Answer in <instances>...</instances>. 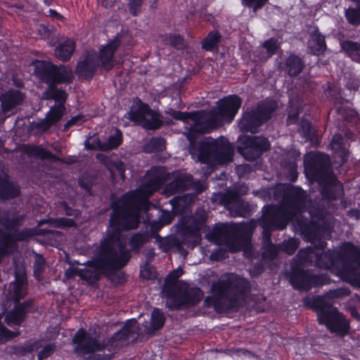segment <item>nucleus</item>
Returning <instances> with one entry per match:
<instances>
[{"mask_svg":"<svg viewBox=\"0 0 360 360\" xmlns=\"http://www.w3.org/2000/svg\"><path fill=\"white\" fill-rule=\"evenodd\" d=\"M251 291L248 279L238 276H231L214 281L210 287L212 295L204 300L207 307H212L219 314L236 311Z\"/></svg>","mask_w":360,"mask_h":360,"instance_id":"f257e3e1","label":"nucleus"},{"mask_svg":"<svg viewBox=\"0 0 360 360\" xmlns=\"http://www.w3.org/2000/svg\"><path fill=\"white\" fill-rule=\"evenodd\" d=\"M137 194V192L128 191L119 198H112V212L106 233L117 235L139 227L141 212L148 210L143 207L144 201L139 200Z\"/></svg>","mask_w":360,"mask_h":360,"instance_id":"f03ea898","label":"nucleus"},{"mask_svg":"<svg viewBox=\"0 0 360 360\" xmlns=\"http://www.w3.org/2000/svg\"><path fill=\"white\" fill-rule=\"evenodd\" d=\"M34 73L37 78L48 85L44 92L46 100H53L55 105L65 107L68 94L65 90L58 88V84H70L73 82L74 74L68 65H55L48 60H36Z\"/></svg>","mask_w":360,"mask_h":360,"instance_id":"7ed1b4c3","label":"nucleus"},{"mask_svg":"<svg viewBox=\"0 0 360 360\" xmlns=\"http://www.w3.org/2000/svg\"><path fill=\"white\" fill-rule=\"evenodd\" d=\"M318 265L330 268L332 273L360 284V248L352 242H345L340 252L328 251L320 255Z\"/></svg>","mask_w":360,"mask_h":360,"instance_id":"20e7f679","label":"nucleus"},{"mask_svg":"<svg viewBox=\"0 0 360 360\" xmlns=\"http://www.w3.org/2000/svg\"><path fill=\"white\" fill-rule=\"evenodd\" d=\"M304 303L316 311L318 323L325 326L330 333L341 337L349 333V320L347 319L337 307L333 306L327 297L319 295L311 299L307 298L304 300Z\"/></svg>","mask_w":360,"mask_h":360,"instance_id":"39448f33","label":"nucleus"},{"mask_svg":"<svg viewBox=\"0 0 360 360\" xmlns=\"http://www.w3.org/2000/svg\"><path fill=\"white\" fill-rule=\"evenodd\" d=\"M278 109V103L273 99L258 103L256 107L243 109L238 120V127L242 133L256 134L259 128L269 121Z\"/></svg>","mask_w":360,"mask_h":360,"instance_id":"423d86ee","label":"nucleus"},{"mask_svg":"<svg viewBox=\"0 0 360 360\" xmlns=\"http://www.w3.org/2000/svg\"><path fill=\"white\" fill-rule=\"evenodd\" d=\"M233 148L225 138L198 143V158L202 164L211 166L221 165L232 161Z\"/></svg>","mask_w":360,"mask_h":360,"instance_id":"0eeeda50","label":"nucleus"},{"mask_svg":"<svg viewBox=\"0 0 360 360\" xmlns=\"http://www.w3.org/2000/svg\"><path fill=\"white\" fill-rule=\"evenodd\" d=\"M122 238V233L112 235V233H105L100 241L114 274L126 266L131 258V250L127 248Z\"/></svg>","mask_w":360,"mask_h":360,"instance_id":"6e6552de","label":"nucleus"},{"mask_svg":"<svg viewBox=\"0 0 360 360\" xmlns=\"http://www.w3.org/2000/svg\"><path fill=\"white\" fill-rule=\"evenodd\" d=\"M262 214L258 219L266 239L270 240L272 232L285 229L293 219L281 205H265L262 210Z\"/></svg>","mask_w":360,"mask_h":360,"instance_id":"1a4fd4ad","label":"nucleus"},{"mask_svg":"<svg viewBox=\"0 0 360 360\" xmlns=\"http://www.w3.org/2000/svg\"><path fill=\"white\" fill-rule=\"evenodd\" d=\"M288 280L295 290L301 291H309L330 283L326 274H315L311 269H304L297 264L291 265Z\"/></svg>","mask_w":360,"mask_h":360,"instance_id":"9d476101","label":"nucleus"},{"mask_svg":"<svg viewBox=\"0 0 360 360\" xmlns=\"http://www.w3.org/2000/svg\"><path fill=\"white\" fill-rule=\"evenodd\" d=\"M148 178L137 189L131 191L137 192L139 200L144 201L143 207L149 210L150 201L148 197L159 191L168 179L169 173H167L164 167H152L150 172H148Z\"/></svg>","mask_w":360,"mask_h":360,"instance_id":"9b49d317","label":"nucleus"},{"mask_svg":"<svg viewBox=\"0 0 360 360\" xmlns=\"http://www.w3.org/2000/svg\"><path fill=\"white\" fill-rule=\"evenodd\" d=\"M238 143V152L249 161L256 160L271 148L269 139L263 136L241 135Z\"/></svg>","mask_w":360,"mask_h":360,"instance_id":"f8f14e48","label":"nucleus"},{"mask_svg":"<svg viewBox=\"0 0 360 360\" xmlns=\"http://www.w3.org/2000/svg\"><path fill=\"white\" fill-rule=\"evenodd\" d=\"M330 167L329 156L322 153H308L304 158L306 176L311 181L320 184L326 180Z\"/></svg>","mask_w":360,"mask_h":360,"instance_id":"ddd939ff","label":"nucleus"},{"mask_svg":"<svg viewBox=\"0 0 360 360\" xmlns=\"http://www.w3.org/2000/svg\"><path fill=\"white\" fill-rule=\"evenodd\" d=\"M309 195L306 191L298 186L292 185L285 193V200L281 205L294 219L297 215L304 213L309 207Z\"/></svg>","mask_w":360,"mask_h":360,"instance_id":"4468645a","label":"nucleus"},{"mask_svg":"<svg viewBox=\"0 0 360 360\" xmlns=\"http://www.w3.org/2000/svg\"><path fill=\"white\" fill-rule=\"evenodd\" d=\"M297 224L303 239L309 243H314L317 238H331L333 226L328 222L321 224L315 219L302 218L297 221Z\"/></svg>","mask_w":360,"mask_h":360,"instance_id":"2eb2a0df","label":"nucleus"},{"mask_svg":"<svg viewBox=\"0 0 360 360\" xmlns=\"http://www.w3.org/2000/svg\"><path fill=\"white\" fill-rule=\"evenodd\" d=\"M243 103V99L237 94H230L220 98L217 102V107L212 112L219 119L222 124L224 122L231 123L235 119Z\"/></svg>","mask_w":360,"mask_h":360,"instance_id":"dca6fc26","label":"nucleus"},{"mask_svg":"<svg viewBox=\"0 0 360 360\" xmlns=\"http://www.w3.org/2000/svg\"><path fill=\"white\" fill-rule=\"evenodd\" d=\"M14 307L8 311L4 316V322L7 326H20L25 321L27 314L36 311L34 300L30 298L22 303H13Z\"/></svg>","mask_w":360,"mask_h":360,"instance_id":"f3484780","label":"nucleus"},{"mask_svg":"<svg viewBox=\"0 0 360 360\" xmlns=\"http://www.w3.org/2000/svg\"><path fill=\"white\" fill-rule=\"evenodd\" d=\"M72 341L75 345L74 351L77 354L84 355L94 353L95 349H101L103 348L98 343V340L87 334L86 330L83 328L77 330Z\"/></svg>","mask_w":360,"mask_h":360,"instance_id":"a211bd4d","label":"nucleus"},{"mask_svg":"<svg viewBox=\"0 0 360 360\" xmlns=\"http://www.w3.org/2000/svg\"><path fill=\"white\" fill-rule=\"evenodd\" d=\"M15 279L9 283L8 296L13 303H21L20 300L27 294V276L25 268L17 269Z\"/></svg>","mask_w":360,"mask_h":360,"instance_id":"6ab92c4d","label":"nucleus"},{"mask_svg":"<svg viewBox=\"0 0 360 360\" xmlns=\"http://www.w3.org/2000/svg\"><path fill=\"white\" fill-rule=\"evenodd\" d=\"M34 235L31 229H15L12 233H2L0 235V252L10 253L17 242L28 240Z\"/></svg>","mask_w":360,"mask_h":360,"instance_id":"aec40b11","label":"nucleus"},{"mask_svg":"<svg viewBox=\"0 0 360 360\" xmlns=\"http://www.w3.org/2000/svg\"><path fill=\"white\" fill-rule=\"evenodd\" d=\"M98 66V53L88 52L82 60L77 62L75 73L79 78L90 80L96 75Z\"/></svg>","mask_w":360,"mask_h":360,"instance_id":"412c9836","label":"nucleus"},{"mask_svg":"<svg viewBox=\"0 0 360 360\" xmlns=\"http://www.w3.org/2000/svg\"><path fill=\"white\" fill-rule=\"evenodd\" d=\"M106 257L105 252L99 243V245L96 248L91 259L85 262L83 265L88 267L87 269H94L101 271L103 276L109 279L115 274L110 267V261Z\"/></svg>","mask_w":360,"mask_h":360,"instance_id":"4be33fe9","label":"nucleus"},{"mask_svg":"<svg viewBox=\"0 0 360 360\" xmlns=\"http://www.w3.org/2000/svg\"><path fill=\"white\" fill-rule=\"evenodd\" d=\"M120 44V39L115 37L99 49L98 60H100V66L106 71H110L114 68V56Z\"/></svg>","mask_w":360,"mask_h":360,"instance_id":"5701e85b","label":"nucleus"},{"mask_svg":"<svg viewBox=\"0 0 360 360\" xmlns=\"http://www.w3.org/2000/svg\"><path fill=\"white\" fill-rule=\"evenodd\" d=\"M203 297V292L200 288L184 289L179 299L172 302L173 310H179L182 307H195L200 303Z\"/></svg>","mask_w":360,"mask_h":360,"instance_id":"b1692460","label":"nucleus"},{"mask_svg":"<svg viewBox=\"0 0 360 360\" xmlns=\"http://www.w3.org/2000/svg\"><path fill=\"white\" fill-rule=\"evenodd\" d=\"M193 184V176L191 174L181 173L176 175L169 183L165 185L164 194L171 196L176 193H181L191 190V186Z\"/></svg>","mask_w":360,"mask_h":360,"instance_id":"393cba45","label":"nucleus"},{"mask_svg":"<svg viewBox=\"0 0 360 360\" xmlns=\"http://www.w3.org/2000/svg\"><path fill=\"white\" fill-rule=\"evenodd\" d=\"M21 190L20 186L13 181L8 173H0V200L7 201L20 196Z\"/></svg>","mask_w":360,"mask_h":360,"instance_id":"a878e982","label":"nucleus"},{"mask_svg":"<svg viewBox=\"0 0 360 360\" xmlns=\"http://www.w3.org/2000/svg\"><path fill=\"white\" fill-rule=\"evenodd\" d=\"M136 323V319H131L129 320H127L125 323L123 328L111 337L108 338L107 340H103V341H100L98 340V343L101 347H103L101 349H95V352H103L105 349H107L109 352V354H112L114 356V354L115 352V342L117 339V336L120 335V339H127L128 336L132 333V331L131 330V325L129 323Z\"/></svg>","mask_w":360,"mask_h":360,"instance_id":"bb28decb","label":"nucleus"},{"mask_svg":"<svg viewBox=\"0 0 360 360\" xmlns=\"http://www.w3.org/2000/svg\"><path fill=\"white\" fill-rule=\"evenodd\" d=\"M25 96L20 91L16 89H9L0 95V102L1 111L4 114L8 113L14 110L17 106L22 104Z\"/></svg>","mask_w":360,"mask_h":360,"instance_id":"cd10ccee","label":"nucleus"},{"mask_svg":"<svg viewBox=\"0 0 360 360\" xmlns=\"http://www.w3.org/2000/svg\"><path fill=\"white\" fill-rule=\"evenodd\" d=\"M321 185V195L324 200H338L342 195V186L337 181L335 177L327 181H324Z\"/></svg>","mask_w":360,"mask_h":360,"instance_id":"c85d7f7f","label":"nucleus"},{"mask_svg":"<svg viewBox=\"0 0 360 360\" xmlns=\"http://www.w3.org/2000/svg\"><path fill=\"white\" fill-rule=\"evenodd\" d=\"M23 216L9 209H0V225L11 231L22 225Z\"/></svg>","mask_w":360,"mask_h":360,"instance_id":"c756f323","label":"nucleus"},{"mask_svg":"<svg viewBox=\"0 0 360 360\" xmlns=\"http://www.w3.org/2000/svg\"><path fill=\"white\" fill-rule=\"evenodd\" d=\"M193 127L201 134L210 133L213 129H217L222 124L219 122V119L210 110L208 116L205 119L197 118L193 124Z\"/></svg>","mask_w":360,"mask_h":360,"instance_id":"7c9ffc66","label":"nucleus"},{"mask_svg":"<svg viewBox=\"0 0 360 360\" xmlns=\"http://www.w3.org/2000/svg\"><path fill=\"white\" fill-rule=\"evenodd\" d=\"M305 67L304 60L297 55L290 53L285 59L283 70L290 77H296Z\"/></svg>","mask_w":360,"mask_h":360,"instance_id":"2f4dec72","label":"nucleus"},{"mask_svg":"<svg viewBox=\"0 0 360 360\" xmlns=\"http://www.w3.org/2000/svg\"><path fill=\"white\" fill-rule=\"evenodd\" d=\"M183 290L182 285L179 284V282H174L169 279L165 280V283L162 288V293L163 296L168 299L167 305L169 309L173 310V307H171L172 302L179 299Z\"/></svg>","mask_w":360,"mask_h":360,"instance_id":"473e14b6","label":"nucleus"},{"mask_svg":"<svg viewBox=\"0 0 360 360\" xmlns=\"http://www.w3.org/2000/svg\"><path fill=\"white\" fill-rule=\"evenodd\" d=\"M73 274H77L81 280L86 282L89 286L95 287L98 285L101 277L103 276L101 271L94 269H72Z\"/></svg>","mask_w":360,"mask_h":360,"instance_id":"72a5a7b5","label":"nucleus"},{"mask_svg":"<svg viewBox=\"0 0 360 360\" xmlns=\"http://www.w3.org/2000/svg\"><path fill=\"white\" fill-rule=\"evenodd\" d=\"M137 108L136 109L131 108L128 112V118L135 124L138 125H142L146 117L150 112H152V109L150 106L143 102L140 98H137L136 102Z\"/></svg>","mask_w":360,"mask_h":360,"instance_id":"f704fd0d","label":"nucleus"},{"mask_svg":"<svg viewBox=\"0 0 360 360\" xmlns=\"http://www.w3.org/2000/svg\"><path fill=\"white\" fill-rule=\"evenodd\" d=\"M291 184H281L272 188H267L261 191V196L265 200L274 199L278 200L281 199V204L285 200L286 191L291 188Z\"/></svg>","mask_w":360,"mask_h":360,"instance_id":"c9c22d12","label":"nucleus"},{"mask_svg":"<svg viewBox=\"0 0 360 360\" xmlns=\"http://www.w3.org/2000/svg\"><path fill=\"white\" fill-rule=\"evenodd\" d=\"M310 37L313 41V44L309 46L311 54L317 56L324 54L327 48L325 37L319 32L318 27L311 32Z\"/></svg>","mask_w":360,"mask_h":360,"instance_id":"e433bc0d","label":"nucleus"},{"mask_svg":"<svg viewBox=\"0 0 360 360\" xmlns=\"http://www.w3.org/2000/svg\"><path fill=\"white\" fill-rule=\"evenodd\" d=\"M221 203L227 210L239 212L243 207L244 201L237 193L231 191L221 195Z\"/></svg>","mask_w":360,"mask_h":360,"instance_id":"4c0bfd02","label":"nucleus"},{"mask_svg":"<svg viewBox=\"0 0 360 360\" xmlns=\"http://www.w3.org/2000/svg\"><path fill=\"white\" fill-rule=\"evenodd\" d=\"M75 48V41L73 39H68L56 47L55 55L60 60L67 62L70 60Z\"/></svg>","mask_w":360,"mask_h":360,"instance_id":"58836bf2","label":"nucleus"},{"mask_svg":"<svg viewBox=\"0 0 360 360\" xmlns=\"http://www.w3.org/2000/svg\"><path fill=\"white\" fill-rule=\"evenodd\" d=\"M165 323L163 311L159 308H155L151 314L150 323L147 333L153 335L156 331L162 328Z\"/></svg>","mask_w":360,"mask_h":360,"instance_id":"ea45409f","label":"nucleus"},{"mask_svg":"<svg viewBox=\"0 0 360 360\" xmlns=\"http://www.w3.org/2000/svg\"><path fill=\"white\" fill-rule=\"evenodd\" d=\"M150 236L148 232H136L133 233L129 239V245L131 252L139 253L143 245L149 241Z\"/></svg>","mask_w":360,"mask_h":360,"instance_id":"a19ab883","label":"nucleus"},{"mask_svg":"<svg viewBox=\"0 0 360 360\" xmlns=\"http://www.w3.org/2000/svg\"><path fill=\"white\" fill-rule=\"evenodd\" d=\"M24 153L29 157H33L40 160H48L55 158L51 151L39 145H27L24 148Z\"/></svg>","mask_w":360,"mask_h":360,"instance_id":"79ce46f5","label":"nucleus"},{"mask_svg":"<svg viewBox=\"0 0 360 360\" xmlns=\"http://www.w3.org/2000/svg\"><path fill=\"white\" fill-rule=\"evenodd\" d=\"M341 49L354 62L360 63V43L345 40L341 43Z\"/></svg>","mask_w":360,"mask_h":360,"instance_id":"37998d69","label":"nucleus"},{"mask_svg":"<svg viewBox=\"0 0 360 360\" xmlns=\"http://www.w3.org/2000/svg\"><path fill=\"white\" fill-rule=\"evenodd\" d=\"M166 149V141L162 136L150 139L143 145V150L146 153H160Z\"/></svg>","mask_w":360,"mask_h":360,"instance_id":"c03bdc74","label":"nucleus"},{"mask_svg":"<svg viewBox=\"0 0 360 360\" xmlns=\"http://www.w3.org/2000/svg\"><path fill=\"white\" fill-rule=\"evenodd\" d=\"M191 202L188 195L175 196L169 200L172 210L174 214H182L186 212Z\"/></svg>","mask_w":360,"mask_h":360,"instance_id":"a18cd8bd","label":"nucleus"},{"mask_svg":"<svg viewBox=\"0 0 360 360\" xmlns=\"http://www.w3.org/2000/svg\"><path fill=\"white\" fill-rule=\"evenodd\" d=\"M160 37L165 44L170 45L178 51L183 50L186 47L184 37L180 34L169 33L161 34Z\"/></svg>","mask_w":360,"mask_h":360,"instance_id":"49530a36","label":"nucleus"},{"mask_svg":"<svg viewBox=\"0 0 360 360\" xmlns=\"http://www.w3.org/2000/svg\"><path fill=\"white\" fill-rule=\"evenodd\" d=\"M330 238H328L326 237H320V238H317L314 243H311L314 245L313 252H314V254L316 255V261H315L316 265L321 269H328L332 272V270L330 268H328L326 266H321L318 265V259L320 255L326 253L328 251H331V252H340L341 251V249L340 250H330V249H328L327 250H325V249L326 248L327 245H328L326 240H330Z\"/></svg>","mask_w":360,"mask_h":360,"instance_id":"de8ad7c7","label":"nucleus"},{"mask_svg":"<svg viewBox=\"0 0 360 360\" xmlns=\"http://www.w3.org/2000/svg\"><path fill=\"white\" fill-rule=\"evenodd\" d=\"M298 132L306 141H313L316 136V131L313 128L311 122L304 118H302L299 124Z\"/></svg>","mask_w":360,"mask_h":360,"instance_id":"09e8293b","label":"nucleus"},{"mask_svg":"<svg viewBox=\"0 0 360 360\" xmlns=\"http://www.w3.org/2000/svg\"><path fill=\"white\" fill-rule=\"evenodd\" d=\"M148 115L150 116V118L145 119L141 125L143 128L147 130L155 131L163 126V121L161 120V115L158 112L152 109V112H150Z\"/></svg>","mask_w":360,"mask_h":360,"instance_id":"8fccbe9b","label":"nucleus"},{"mask_svg":"<svg viewBox=\"0 0 360 360\" xmlns=\"http://www.w3.org/2000/svg\"><path fill=\"white\" fill-rule=\"evenodd\" d=\"M221 35L218 32H210L202 41V48L205 51H212L218 48Z\"/></svg>","mask_w":360,"mask_h":360,"instance_id":"3c124183","label":"nucleus"},{"mask_svg":"<svg viewBox=\"0 0 360 360\" xmlns=\"http://www.w3.org/2000/svg\"><path fill=\"white\" fill-rule=\"evenodd\" d=\"M46 270V259L40 254H36L33 263V276L37 281H41Z\"/></svg>","mask_w":360,"mask_h":360,"instance_id":"603ef678","label":"nucleus"},{"mask_svg":"<svg viewBox=\"0 0 360 360\" xmlns=\"http://www.w3.org/2000/svg\"><path fill=\"white\" fill-rule=\"evenodd\" d=\"M66 108L58 105H53L46 113L45 117L53 124H56L60 122L65 113Z\"/></svg>","mask_w":360,"mask_h":360,"instance_id":"864d4df0","label":"nucleus"},{"mask_svg":"<svg viewBox=\"0 0 360 360\" xmlns=\"http://www.w3.org/2000/svg\"><path fill=\"white\" fill-rule=\"evenodd\" d=\"M177 229L178 231L184 235L191 237L200 236V228L195 221H193L191 224H188L186 222L181 220L178 225Z\"/></svg>","mask_w":360,"mask_h":360,"instance_id":"5fc2aeb1","label":"nucleus"},{"mask_svg":"<svg viewBox=\"0 0 360 360\" xmlns=\"http://www.w3.org/2000/svg\"><path fill=\"white\" fill-rule=\"evenodd\" d=\"M122 132L120 129H117L115 134L110 135L107 141L105 142V151L108 152L117 148L122 145Z\"/></svg>","mask_w":360,"mask_h":360,"instance_id":"6e6d98bb","label":"nucleus"},{"mask_svg":"<svg viewBox=\"0 0 360 360\" xmlns=\"http://www.w3.org/2000/svg\"><path fill=\"white\" fill-rule=\"evenodd\" d=\"M312 219L319 221L321 224H324V222H328L334 226V219L333 217L327 216L323 209L321 207H316L309 212Z\"/></svg>","mask_w":360,"mask_h":360,"instance_id":"4d7b16f0","label":"nucleus"},{"mask_svg":"<svg viewBox=\"0 0 360 360\" xmlns=\"http://www.w3.org/2000/svg\"><path fill=\"white\" fill-rule=\"evenodd\" d=\"M345 17L349 25L353 26L360 25V10L357 7H349L345 9Z\"/></svg>","mask_w":360,"mask_h":360,"instance_id":"13d9d810","label":"nucleus"},{"mask_svg":"<svg viewBox=\"0 0 360 360\" xmlns=\"http://www.w3.org/2000/svg\"><path fill=\"white\" fill-rule=\"evenodd\" d=\"M49 223L55 228L65 229L77 226V223L73 219L58 217L49 219Z\"/></svg>","mask_w":360,"mask_h":360,"instance_id":"bf43d9fd","label":"nucleus"},{"mask_svg":"<svg viewBox=\"0 0 360 360\" xmlns=\"http://www.w3.org/2000/svg\"><path fill=\"white\" fill-rule=\"evenodd\" d=\"M269 240V243L266 245L263 248L262 257L264 259L273 261L277 257L280 251V247L278 248L276 245H274L271 243V239Z\"/></svg>","mask_w":360,"mask_h":360,"instance_id":"052dcab7","label":"nucleus"},{"mask_svg":"<svg viewBox=\"0 0 360 360\" xmlns=\"http://www.w3.org/2000/svg\"><path fill=\"white\" fill-rule=\"evenodd\" d=\"M300 242L296 238H290L284 240L279 246L280 250L287 253L289 255H293L298 248Z\"/></svg>","mask_w":360,"mask_h":360,"instance_id":"680f3d73","label":"nucleus"},{"mask_svg":"<svg viewBox=\"0 0 360 360\" xmlns=\"http://www.w3.org/2000/svg\"><path fill=\"white\" fill-rule=\"evenodd\" d=\"M269 0H241L242 5L245 7L252 8L257 12L264 8Z\"/></svg>","mask_w":360,"mask_h":360,"instance_id":"e2e57ef3","label":"nucleus"},{"mask_svg":"<svg viewBox=\"0 0 360 360\" xmlns=\"http://www.w3.org/2000/svg\"><path fill=\"white\" fill-rule=\"evenodd\" d=\"M78 185L87 195H93L92 188L94 186V182L90 177H79L78 179Z\"/></svg>","mask_w":360,"mask_h":360,"instance_id":"0e129e2a","label":"nucleus"},{"mask_svg":"<svg viewBox=\"0 0 360 360\" xmlns=\"http://www.w3.org/2000/svg\"><path fill=\"white\" fill-rule=\"evenodd\" d=\"M330 145L332 146L333 148L336 150L340 152H345V139L342 135L340 133H336L333 136Z\"/></svg>","mask_w":360,"mask_h":360,"instance_id":"69168bd1","label":"nucleus"},{"mask_svg":"<svg viewBox=\"0 0 360 360\" xmlns=\"http://www.w3.org/2000/svg\"><path fill=\"white\" fill-rule=\"evenodd\" d=\"M140 276L146 280H153L156 278V271L153 266L147 262L141 268Z\"/></svg>","mask_w":360,"mask_h":360,"instance_id":"338daca9","label":"nucleus"},{"mask_svg":"<svg viewBox=\"0 0 360 360\" xmlns=\"http://www.w3.org/2000/svg\"><path fill=\"white\" fill-rule=\"evenodd\" d=\"M144 0H129L127 6L132 16H138L142 11L141 8Z\"/></svg>","mask_w":360,"mask_h":360,"instance_id":"774afa93","label":"nucleus"}]
</instances>
